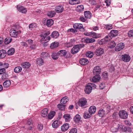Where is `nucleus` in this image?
<instances>
[{
    "label": "nucleus",
    "instance_id": "6e6552de",
    "mask_svg": "<svg viewBox=\"0 0 133 133\" xmlns=\"http://www.w3.org/2000/svg\"><path fill=\"white\" fill-rule=\"evenodd\" d=\"M17 8L19 11L22 13H26L27 12L26 9L22 5H17Z\"/></svg>",
    "mask_w": 133,
    "mask_h": 133
},
{
    "label": "nucleus",
    "instance_id": "338daca9",
    "mask_svg": "<svg viewBox=\"0 0 133 133\" xmlns=\"http://www.w3.org/2000/svg\"><path fill=\"white\" fill-rule=\"evenodd\" d=\"M108 76V73L106 71L103 72L102 73V77L104 78H106Z\"/></svg>",
    "mask_w": 133,
    "mask_h": 133
},
{
    "label": "nucleus",
    "instance_id": "ea45409f",
    "mask_svg": "<svg viewBox=\"0 0 133 133\" xmlns=\"http://www.w3.org/2000/svg\"><path fill=\"white\" fill-rule=\"evenodd\" d=\"M54 23V21L51 19H49L47 21L46 25L48 26H50Z\"/></svg>",
    "mask_w": 133,
    "mask_h": 133
},
{
    "label": "nucleus",
    "instance_id": "a19ab883",
    "mask_svg": "<svg viewBox=\"0 0 133 133\" xmlns=\"http://www.w3.org/2000/svg\"><path fill=\"white\" fill-rule=\"evenodd\" d=\"M116 45V43L114 41H112L110 42L108 46L109 48L111 49L114 48Z\"/></svg>",
    "mask_w": 133,
    "mask_h": 133
},
{
    "label": "nucleus",
    "instance_id": "69168bd1",
    "mask_svg": "<svg viewBox=\"0 0 133 133\" xmlns=\"http://www.w3.org/2000/svg\"><path fill=\"white\" fill-rule=\"evenodd\" d=\"M99 87L100 89H102L105 88V84L104 83H102L99 85Z\"/></svg>",
    "mask_w": 133,
    "mask_h": 133
},
{
    "label": "nucleus",
    "instance_id": "aec40b11",
    "mask_svg": "<svg viewBox=\"0 0 133 133\" xmlns=\"http://www.w3.org/2000/svg\"><path fill=\"white\" fill-rule=\"evenodd\" d=\"M48 109L46 108L44 109L41 111V115L42 117H45L48 113Z\"/></svg>",
    "mask_w": 133,
    "mask_h": 133
},
{
    "label": "nucleus",
    "instance_id": "4c0bfd02",
    "mask_svg": "<svg viewBox=\"0 0 133 133\" xmlns=\"http://www.w3.org/2000/svg\"><path fill=\"white\" fill-rule=\"evenodd\" d=\"M91 114L89 112V111H85L84 113L83 116L85 119L90 118L91 116Z\"/></svg>",
    "mask_w": 133,
    "mask_h": 133
},
{
    "label": "nucleus",
    "instance_id": "680f3d73",
    "mask_svg": "<svg viewBox=\"0 0 133 133\" xmlns=\"http://www.w3.org/2000/svg\"><path fill=\"white\" fill-rule=\"evenodd\" d=\"M77 10H78L79 12H81L84 9V6L83 5H80L77 6Z\"/></svg>",
    "mask_w": 133,
    "mask_h": 133
},
{
    "label": "nucleus",
    "instance_id": "f257e3e1",
    "mask_svg": "<svg viewBox=\"0 0 133 133\" xmlns=\"http://www.w3.org/2000/svg\"><path fill=\"white\" fill-rule=\"evenodd\" d=\"M84 44H79L75 45L71 49V53L73 54L77 53L79 51L81 48L84 47Z\"/></svg>",
    "mask_w": 133,
    "mask_h": 133
},
{
    "label": "nucleus",
    "instance_id": "49530a36",
    "mask_svg": "<svg viewBox=\"0 0 133 133\" xmlns=\"http://www.w3.org/2000/svg\"><path fill=\"white\" fill-rule=\"evenodd\" d=\"M50 34V31L49 30H47L46 31H44L42 34L40 35L41 37H42V36H46Z\"/></svg>",
    "mask_w": 133,
    "mask_h": 133
},
{
    "label": "nucleus",
    "instance_id": "ddd939ff",
    "mask_svg": "<svg viewBox=\"0 0 133 133\" xmlns=\"http://www.w3.org/2000/svg\"><path fill=\"white\" fill-rule=\"evenodd\" d=\"M80 63L82 65H85L89 63L88 60L85 58H81L79 60Z\"/></svg>",
    "mask_w": 133,
    "mask_h": 133
},
{
    "label": "nucleus",
    "instance_id": "603ef678",
    "mask_svg": "<svg viewBox=\"0 0 133 133\" xmlns=\"http://www.w3.org/2000/svg\"><path fill=\"white\" fill-rule=\"evenodd\" d=\"M122 127L123 128L122 129V130L124 131L125 132H130L131 131V129L130 127H128L127 128H125L124 127V128L123 127Z\"/></svg>",
    "mask_w": 133,
    "mask_h": 133
},
{
    "label": "nucleus",
    "instance_id": "9d476101",
    "mask_svg": "<svg viewBox=\"0 0 133 133\" xmlns=\"http://www.w3.org/2000/svg\"><path fill=\"white\" fill-rule=\"evenodd\" d=\"M104 50L101 48H97L95 51V54L97 56H100L103 54Z\"/></svg>",
    "mask_w": 133,
    "mask_h": 133
},
{
    "label": "nucleus",
    "instance_id": "0eeeda50",
    "mask_svg": "<svg viewBox=\"0 0 133 133\" xmlns=\"http://www.w3.org/2000/svg\"><path fill=\"white\" fill-rule=\"evenodd\" d=\"M101 76L99 75H96L92 78H90V81L92 82L96 83L98 82L101 79Z\"/></svg>",
    "mask_w": 133,
    "mask_h": 133
},
{
    "label": "nucleus",
    "instance_id": "c03bdc74",
    "mask_svg": "<svg viewBox=\"0 0 133 133\" xmlns=\"http://www.w3.org/2000/svg\"><path fill=\"white\" fill-rule=\"evenodd\" d=\"M22 70V68L20 66L15 67L14 70V72L16 73H18L20 72Z\"/></svg>",
    "mask_w": 133,
    "mask_h": 133
},
{
    "label": "nucleus",
    "instance_id": "e433bc0d",
    "mask_svg": "<svg viewBox=\"0 0 133 133\" xmlns=\"http://www.w3.org/2000/svg\"><path fill=\"white\" fill-rule=\"evenodd\" d=\"M73 42L72 40H71L69 42L66 43H65V46L67 48L72 46L73 45Z\"/></svg>",
    "mask_w": 133,
    "mask_h": 133
},
{
    "label": "nucleus",
    "instance_id": "a878e982",
    "mask_svg": "<svg viewBox=\"0 0 133 133\" xmlns=\"http://www.w3.org/2000/svg\"><path fill=\"white\" fill-rule=\"evenodd\" d=\"M69 98L67 96L64 97L63 98L60 100L61 103H62L63 104H65L69 101Z\"/></svg>",
    "mask_w": 133,
    "mask_h": 133
},
{
    "label": "nucleus",
    "instance_id": "c756f323",
    "mask_svg": "<svg viewBox=\"0 0 133 133\" xmlns=\"http://www.w3.org/2000/svg\"><path fill=\"white\" fill-rule=\"evenodd\" d=\"M105 114V111L103 109H101L98 111V115L100 117H103Z\"/></svg>",
    "mask_w": 133,
    "mask_h": 133
},
{
    "label": "nucleus",
    "instance_id": "de8ad7c7",
    "mask_svg": "<svg viewBox=\"0 0 133 133\" xmlns=\"http://www.w3.org/2000/svg\"><path fill=\"white\" fill-rule=\"evenodd\" d=\"M12 40V38H6L4 40V42L5 44H9Z\"/></svg>",
    "mask_w": 133,
    "mask_h": 133
},
{
    "label": "nucleus",
    "instance_id": "7ed1b4c3",
    "mask_svg": "<svg viewBox=\"0 0 133 133\" xmlns=\"http://www.w3.org/2000/svg\"><path fill=\"white\" fill-rule=\"evenodd\" d=\"M119 115L120 117L123 119H127L128 116V114L125 110L120 111L119 113Z\"/></svg>",
    "mask_w": 133,
    "mask_h": 133
},
{
    "label": "nucleus",
    "instance_id": "4be33fe9",
    "mask_svg": "<svg viewBox=\"0 0 133 133\" xmlns=\"http://www.w3.org/2000/svg\"><path fill=\"white\" fill-rule=\"evenodd\" d=\"M6 55V51L3 49L0 50V58H4Z\"/></svg>",
    "mask_w": 133,
    "mask_h": 133
},
{
    "label": "nucleus",
    "instance_id": "e2e57ef3",
    "mask_svg": "<svg viewBox=\"0 0 133 133\" xmlns=\"http://www.w3.org/2000/svg\"><path fill=\"white\" fill-rule=\"evenodd\" d=\"M9 65L8 63H5L3 64L2 63L1 67L7 68L9 67Z\"/></svg>",
    "mask_w": 133,
    "mask_h": 133
},
{
    "label": "nucleus",
    "instance_id": "79ce46f5",
    "mask_svg": "<svg viewBox=\"0 0 133 133\" xmlns=\"http://www.w3.org/2000/svg\"><path fill=\"white\" fill-rule=\"evenodd\" d=\"M55 114V112L54 111H52L49 114L48 117L49 119H51L54 116Z\"/></svg>",
    "mask_w": 133,
    "mask_h": 133
},
{
    "label": "nucleus",
    "instance_id": "bb28decb",
    "mask_svg": "<svg viewBox=\"0 0 133 133\" xmlns=\"http://www.w3.org/2000/svg\"><path fill=\"white\" fill-rule=\"evenodd\" d=\"M95 40L92 38H87L84 40L85 42L87 43H92L95 42Z\"/></svg>",
    "mask_w": 133,
    "mask_h": 133
},
{
    "label": "nucleus",
    "instance_id": "0e129e2a",
    "mask_svg": "<svg viewBox=\"0 0 133 133\" xmlns=\"http://www.w3.org/2000/svg\"><path fill=\"white\" fill-rule=\"evenodd\" d=\"M43 128V125L42 124H38L37 126V129L39 131L42 130Z\"/></svg>",
    "mask_w": 133,
    "mask_h": 133
},
{
    "label": "nucleus",
    "instance_id": "cd10ccee",
    "mask_svg": "<svg viewBox=\"0 0 133 133\" xmlns=\"http://www.w3.org/2000/svg\"><path fill=\"white\" fill-rule=\"evenodd\" d=\"M11 84V82L10 80H6L3 83V86L5 88H7Z\"/></svg>",
    "mask_w": 133,
    "mask_h": 133
},
{
    "label": "nucleus",
    "instance_id": "39448f33",
    "mask_svg": "<svg viewBox=\"0 0 133 133\" xmlns=\"http://www.w3.org/2000/svg\"><path fill=\"white\" fill-rule=\"evenodd\" d=\"M123 128L121 125L118 124L116 127H112L111 128V130L113 132H117L119 129L121 130Z\"/></svg>",
    "mask_w": 133,
    "mask_h": 133
},
{
    "label": "nucleus",
    "instance_id": "6ab92c4d",
    "mask_svg": "<svg viewBox=\"0 0 133 133\" xmlns=\"http://www.w3.org/2000/svg\"><path fill=\"white\" fill-rule=\"evenodd\" d=\"M118 34V31L116 30H112L110 33V35L111 37H115L117 36Z\"/></svg>",
    "mask_w": 133,
    "mask_h": 133
},
{
    "label": "nucleus",
    "instance_id": "f8f14e48",
    "mask_svg": "<svg viewBox=\"0 0 133 133\" xmlns=\"http://www.w3.org/2000/svg\"><path fill=\"white\" fill-rule=\"evenodd\" d=\"M40 40L41 42L42 43H46L49 42L50 39L49 36H42Z\"/></svg>",
    "mask_w": 133,
    "mask_h": 133
},
{
    "label": "nucleus",
    "instance_id": "6e6d98bb",
    "mask_svg": "<svg viewBox=\"0 0 133 133\" xmlns=\"http://www.w3.org/2000/svg\"><path fill=\"white\" fill-rule=\"evenodd\" d=\"M48 55L46 52H42L41 55V57L43 58H45L46 57L48 56Z\"/></svg>",
    "mask_w": 133,
    "mask_h": 133
},
{
    "label": "nucleus",
    "instance_id": "774afa93",
    "mask_svg": "<svg viewBox=\"0 0 133 133\" xmlns=\"http://www.w3.org/2000/svg\"><path fill=\"white\" fill-rule=\"evenodd\" d=\"M128 36L130 37H131L133 35V30H131L128 32Z\"/></svg>",
    "mask_w": 133,
    "mask_h": 133
},
{
    "label": "nucleus",
    "instance_id": "dca6fc26",
    "mask_svg": "<svg viewBox=\"0 0 133 133\" xmlns=\"http://www.w3.org/2000/svg\"><path fill=\"white\" fill-rule=\"evenodd\" d=\"M83 26V25L82 24L80 23H75L73 25V27L74 28L78 29H82L84 30Z\"/></svg>",
    "mask_w": 133,
    "mask_h": 133
},
{
    "label": "nucleus",
    "instance_id": "5fc2aeb1",
    "mask_svg": "<svg viewBox=\"0 0 133 133\" xmlns=\"http://www.w3.org/2000/svg\"><path fill=\"white\" fill-rule=\"evenodd\" d=\"M104 27L108 30L111 29L112 28V25L110 24H107L105 25Z\"/></svg>",
    "mask_w": 133,
    "mask_h": 133
},
{
    "label": "nucleus",
    "instance_id": "58836bf2",
    "mask_svg": "<svg viewBox=\"0 0 133 133\" xmlns=\"http://www.w3.org/2000/svg\"><path fill=\"white\" fill-rule=\"evenodd\" d=\"M36 24L35 23H31L29 26V29L31 30H34L36 27Z\"/></svg>",
    "mask_w": 133,
    "mask_h": 133
},
{
    "label": "nucleus",
    "instance_id": "f3484780",
    "mask_svg": "<svg viewBox=\"0 0 133 133\" xmlns=\"http://www.w3.org/2000/svg\"><path fill=\"white\" fill-rule=\"evenodd\" d=\"M69 127V124L66 123L61 127V130L62 131L65 132L67 130Z\"/></svg>",
    "mask_w": 133,
    "mask_h": 133
},
{
    "label": "nucleus",
    "instance_id": "5701e85b",
    "mask_svg": "<svg viewBox=\"0 0 133 133\" xmlns=\"http://www.w3.org/2000/svg\"><path fill=\"white\" fill-rule=\"evenodd\" d=\"M59 43L57 42H55L51 43L50 46V48L52 49H54L58 47Z\"/></svg>",
    "mask_w": 133,
    "mask_h": 133
},
{
    "label": "nucleus",
    "instance_id": "b1692460",
    "mask_svg": "<svg viewBox=\"0 0 133 133\" xmlns=\"http://www.w3.org/2000/svg\"><path fill=\"white\" fill-rule=\"evenodd\" d=\"M59 35V32L56 31H55L51 33V36L52 38H56L58 37Z\"/></svg>",
    "mask_w": 133,
    "mask_h": 133
},
{
    "label": "nucleus",
    "instance_id": "1a4fd4ad",
    "mask_svg": "<svg viewBox=\"0 0 133 133\" xmlns=\"http://www.w3.org/2000/svg\"><path fill=\"white\" fill-rule=\"evenodd\" d=\"M121 57L122 61L124 62H128L130 59V56L126 54L122 55Z\"/></svg>",
    "mask_w": 133,
    "mask_h": 133
},
{
    "label": "nucleus",
    "instance_id": "3c124183",
    "mask_svg": "<svg viewBox=\"0 0 133 133\" xmlns=\"http://www.w3.org/2000/svg\"><path fill=\"white\" fill-rule=\"evenodd\" d=\"M111 37L110 34L105 36L104 39L105 42L107 43V42L109 41L111 39Z\"/></svg>",
    "mask_w": 133,
    "mask_h": 133
},
{
    "label": "nucleus",
    "instance_id": "13d9d810",
    "mask_svg": "<svg viewBox=\"0 0 133 133\" xmlns=\"http://www.w3.org/2000/svg\"><path fill=\"white\" fill-rule=\"evenodd\" d=\"M106 43L104 39H102L99 41L98 42V43L100 45H102Z\"/></svg>",
    "mask_w": 133,
    "mask_h": 133
},
{
    "label": "nucleus",
    "instance_id": "7c9ffc66",
    "mask_svg": "<svg viewBox=\"0 0 133 133\" xmlns=\"http://www.w3.org/2000/svg\"><path fill=\"white\" fill-rule=\"evenodd\" d=\"M60 124L59 121L58 120L55 121L52 124V127L54 128H57L59 126Z\"/></svg>",
    "mask_w": 133,
    "mask_h": 133
},
{
    "label": "nucleus",
    "instance_id": "4468645a",
    "mask_svg": "<svg viewBox=\"0 0 133 133\" xmlns=\"http://www.w3.org/2000/svg\"><path fill=\"white\" fill-rule=\"evenodd\" d=\"M91 87L88 83L86 86V88L85 89V91L86 93L87 94H89L91 92L92 90Z\"/></svg>",
    "mask_w": 133,
    "mask_h": 133
},
{
    "label": "nucleus",
    "instance_id": "20e7f679",
    "mask_svg": "<svg viewBox=\"0 0 133 133\" xmlns=\"http://www.w3.org/2000/svg\"><path fill=\"white\" fill-rule=\"evenodd\" d=\"M21 33L20 31H18L13 29H11L9 31L10 36L13 37H16L18 34Z\"/></svg>",
    "mask_w": 133,
    "mask_h": 133
},
{
    "label": "nucleus",
    "instance_id": "f03ea898",
    "mask_svg": "<svg viewBox=\"0 0 133 133\" xmlns=\"http://www.w3.org/2000/svg\"><path fill=\"white\" fill-rule=\"evenodd\" d=\"M87 101L85 98H82L80 99L78 102V105L82 107H84L86 104Z\"/></svg>",
    "mask_w": 133,
    "mask_h": 133
},
{
    "label": "nucleus",
    "instance_id": "393cba45",
    "mask_svg": "<svg viewBox=\"0 0 133 133\" xmlns=\"http://www.w3.org/2000/svg\"><path fill=\"white\" fill-rule=\"evenodd\" d=\"M91 36L93 38H98L100 37L101 36V35L100 34H97L94 32L92 31Z\"/></svg>",
    "mask_w": 133,
    "mask_h": 133
},
{
    "label": "nucleus",
    "instance_id": "c85d7f7f",
    "mask_svg": "<svg viewBox=\"0 0 133 133\" xmlns=\"http://www.w3.org/2000/svg\"><path fill=\"white\" fill-rule=\"evenodd\" d=\"M84 14L85 16V17L87 18L90 19L91 18V14L90 11H85L84 12Z\"/></svg>",
    "mask_w": 133,
    "mask_h": 133
},
{
    "label": "nucleus",
    "instance_id": "37998d69",
    "mask_svg": "<svg viewBox=\"0 0 133 133\" xmlns=\"http://www.w3.org/2000/svg\"><path fill=\"white\" fill-rule=\"evenodd\" d=\"M110 107L108 105L105 106V107L103 108V109L105 111L106 114H108L110 111Z\"/></svg>",
    "mask_w": 133,
    "mask_h": 133
},
{
    "label": "nucleus",
    "instance_id": "72a5a7b5",
    "mask_svg": "<svg viewBox=\"0 0 133 133\" xmlns=\"http://www.w3.org/2000/svg\"><path fill=\"white\" fill-rule=\"evenodd\" d=\"M15 52V49L14 48H12L8 51L7 55H11L14 54Z\"/></svg>",
    "mask_w": 133,
    "mask_h": 133
},
{
    "label": "nucleus",
    "instance_id": "a18cd8bd",
    "mask_svg": "<svg viewBox=\"0 0 133 133\" xmlns=\"http://www.w3.org/2000/svg\"><path fill=\"white\" fill-rule=\"evenodd\" d=\"M65 105L62 104V103L58 104L57 107L59 109L61 110H64L65 109Z\"/></svg>",
    "mask_w": 133,
    "mask_h": 133
},
{
    "label": "nucleus",
    "instance_id": "bf43d9fd",
    "mask_svg": "<svg viewBox=\"0 0 133 133\" xmlns=\"http://www.w3.org/2000/svg\"><path fill=\"white\" fill-rule=\"evenodd\" d=\"M77 130L75 128L72 129L70 131L69 133H77Z\"/></svg>",
    "mask_w": 133,
    "mask_h": 133
},
{
    "label": "nucleus",
    "instance_id": "a211bd4d",
    "mask_svg": "<svg viewBox=\"0 0 133 133\" xmlns=\"http://www.w3.org/2000/svg\"><path fill=\"white\" fill-rule=\"evenodd\" d=\"M96 111V108L94 106H91L89 109V112L91 115L94 114Z\"/></svg>",
    "mask_w": 133,
    "mask_h": 133
},
{
    "label": "nucleus",
    "instance_id": "473e14b6",
    "mask_svg": "<svg viewBox=\"0 0 133 133\" xmlns=\"http://www.w3.org/2000/svg\"><path fill=\"white\" fill-rule=\"evenodd\" d=\"M66 54V51L64 50H61L58 52V54L60 56H64Z\"/></svg>",
    "mask_w": 133,
    "mask_h": 133
},
{
    "label": "nucleus",
    "instance_id": "09e8293b",
    "mask_svg": "<svg viewBox=\"0 0 133 133\" xmlns=\"http://www.w3.org/2000/svg\"><path fill=\"white\" fill-rule=\"evenodd\" d=\"M69 3L71 5L77 4L80 3V1H69Z\"/></svg>",
    "mask_w": 133,
    "mask_h": 133
},
{
    "label": "nucleus",
    "instance_id": "864d4df0",
    "mask_svg": "<svg viewBox=\"0 0 133 133\" xmlns=\"http://www.w3.org/2000/svg\"><path fill=\"white\" fill-rule=\"evenodd\" d=\"M86 55L87 57L89 58H91L93 56V53L90 51H89L87 52L86 54Z\"/></svg>",
    "mask_w": 133,
    "mask_h": 133
},
{
    "label": "nucleus",
    "instance_id": "f704fd0d",
    "mask_svg": "<svg viewBox=\"0 0 133 133\" xmlns=\"http://www.w3.org/2000/svg\"><path fill=\"white\" fill-rule=\"evenodd\" d=\"M36 62L37 64L39 66L42 65L44 63L43 59L42 58H38L37 59Z\"/></svg>",
    "mask_w": 133,
    "mask_h": 133
},
{
    "label": "nucleus",
    "instance_id": "2eb2a0df",
    "mask_svg": "<svg viewBox=\"0 0 133 133\" xmlns=\"http://www.w3.org/2000/svg\"><path fill=\"white\" fill-rule=\"evenodd\" d=\"M64 10V8L63 6L59 5L55 7L56 11L58 13H61Z\"/></svg>",
    "mask_w": 133,
    "mask_h": 133
},
{
    "label": "nucleus",
    "instance_id": "9b49d317",
    "mask_svg": "<svg viewBox=\"0 0 133 133\" xmlns=\"http://www.w3.org/2000/svg\"><path fill=\"white\" fill-rule=\"evenodd\" d=\"M101 69L98 66H95L93 71V73L96 75H99L101 72Z\"/></svg>",
    "mask_w": 133,
    "mask_h": 133
},
{
    "label": "nucleus",
    "instance_id": "8fccbe9b",
    "mask_svg": "<svg viewBox=\"0 0 133 133\" xmlns=\"http://www.w3.org/2000/svg\"><path fill=\"white\" fill-rule=\"evenodd\" d=\"M63 117L65 119L66 122H68L70 120V116L69 114H66L63 116Z\"/></svg>",
    "mask_w": 133,
    "mask_h": 133
},
{
    "label": "nucleus",
    "instance_id": "412c9836",
    "mask_svg": "<svg viewBox=\"0 0 133 133\" xmlns=\"http://www.w3.org/2000/svg\"><path fill=\"white\" fill-rule=\"evenodd\" d=\"M23 68H29L31 66L30 63L27 62H24L22 63L21 65Z\"/></svg>",
    "mask_w": 133,
    "mask_h": 133
},
{
    "label": "nucleus",
    "instance_id": "052dcab7",
    "mask_svg": "<svg viewBox=\"0 0 133 133\" xmlns=\"http://www.w3.org/2000/svg\"><path fill=\"white\" fill-rule=\"evenodd\" d=\"M26 42H27L28 44L30 45H31V44H34L33 41L31 39H28L26 40Z\"/></svg>",
    "mask_w": 133,
    "mask_h": 133
},
{
    "label": "nucleus",
    "instance_id": "4d7b16f0",
    "mask_svg": "<svg viewBox=\"0 0 133 133\" xmlns=\"http://www.w3.org/2000/svg\"><path fill=\"white\" fill-rule=\"evenodd\" d=\"M52 58L54 59H56L58 58L57 54L56 53H53L51 55Z\"/></svg>",
    "mask_w": 133,
    "mask_h": 133
},
{
    "label": "nucleus",
    "instance_id": "423d86ee",
    "mask_svg": "<svg viewBox=\"0 0 133 133\" xmlns=\"http://www.w3.org/2000/svg\"><path fill=\"white\" fill-rule=\"evenodd\" d=\"M124 47V44L123 43H118L115 48V50L117 51H119L122 49Z\"/></svg>",
    "mask_w": 133,
    "mask_h": 133
},
{
    "label": "nucleus",
    "instance_id": "c9c22d12",
    "mask_svg": "<svg viewBox=\"0 0 133 133\" xmlns=\"http://www.w3.org/2000/svg\"><path fill=\"white\" fill-rule=\"evenodd\" d=\"M56 14V12L54 11H51L48 12L47 13L48 16L50 17H52L54 16Z\"/></svg>",
    "mask_w": 133,
    "mask_h": 133
},
{
    "label": "nucleus",
    "instance_id": "2f4dec72",
    "mask_svg": "<svg viewBox=\"0 0 133 133\" xmlns=\"http://www.w3.org/2000/svg\"><path fill=\"white\" fill-rule=\"evenodd\" d=\"M81 116L78 114L76 115L74 118V121L76 123H78L81 121Z\"/></svg>",
    "mask_w": 133,
    "mask_h": 133
}]
</instances>
